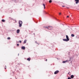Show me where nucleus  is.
<instances>
[{
  "label": "nucleus",
  "mask_w": 79,
  "mask_h": 79,
  "mask_svg": "<svg viewBox=\"0 0 79 79\" xmlns=\"http://www.w3.org/2000/svg\"><path fill=\"white\" fill-rule=\"evenodd\" d=\"M71 36L72 37H74V35L73 34H72Z\"/></svg>",
  "instance_id": "13"
},
{
  "label": "nucleus",
  "mask_w": 79,
  "mask_h": 79,
  "mask_svg": "<svg viewBox=\"0 0 79 79\" xmlns=\"http://www.w3.org/2000/svg\"><path fill=\"white\" fill-rule=\"evenodd\" d=\"M68 79H71V78L70 77H69L68 78Z\"/></svg>",
  "instance_id": "19"
},
{
  "label": "nucleus",
  "mask_w": 79,
  "mask_h": 79,
  "mask_svg": "<svg viewBox=\"0 0 79 79\" xmlns=\"http://www.w3.org/2000/svg\"><path fill=\"white\" fill-rule=\"evenodd\" d=\"M25 48H25L24 46H23L21 48V49H22V50H25Z\"/></svg>",
  "instance_id": "6"
},
{
  "label": "nucleus",
  "mask_w": 79,
  "mask_h": 79,
  "mask_svg": "<svg viewBox=\"0 0 79 79\" xmlns=\"http://www.w3.org/2000/svg\"><path fill=\"white\" fill-rule=\"evenodd\" d=\"M49 27H50V26H48V27H45V29L47 28L48 29V28H49Z\"/></svg>",
  "instance_id": "11"
},
{
  "label": "nucleus",
  "mask_w": 79,
  "mask_h": 79,
  "mask_svg": "<svg viewBox=\"0 0 79 79\" xmlns=\"http://www.w3.org/2000/svg\"><path fill=\"white\" fill-rule=\"evenodd\" d=\"M8 40H10V37H8L7 38Z\"/></svg>",
  "instance_id": "16"
},
{
  "label": "nucleus",
  "mask_w": 79,
  "mask_h": 79,
  "mask_svg": "<svg viewBox=\"0 0 79 79\" xmlns=\"http://www.w3.org/2000/svg\"><path fill=\"white\" fill-rule=\"evenodd\" d=\"M43 6H44V9H45V4H43Z\"/></svg>",
  "instance_id": "12"
},
{
  "label": "nucleus",
  "mask_w": 79,
  "mask_h": 79,
  "mask_svg": "<svg viewBox=\"0 0 79 79\" xmlns=\"http://www.w3.org/2000/svg\"><path fill=\"white\" fill-rule=\"evenodd\" d=\"M27 40H24V41L23 42V44H26V43Z\"/></svg>",
  "instance_id": "9"
},
{
  "label": "nucleus",
  "mask_w": 79,
  "mask_h": 79,
  "mask_svg": "<svg viewBox=\"0 0 79 79\" xmlns=\"http://www.w3.org/2000/svg\"><path fill=\"white\" fill-rule=\"evenodd\" d=\"M19 43H21V40L19 41Z\"/></svg>",
  "instance_id": "18"
},
{
  "label": "nucleus",
  "mask_w": 79,
  "mask_h": 79,
  "mask_svg": "<svg viewBox=\"0 0 79 79\" xmlns=\"http://www.w3.org/2000/svg\"><path fill=\"white\" fill-rule=\"evenodd\" d=\"M59 72V71L56 70V71L55 72L54 74H58V73Z\"/></svg>",
  "instance_id": "3"
},
{
  "label": "nucleus",
  "mask_w": 79,
  "mask_h": 79,
  "mask_svg": "<svg viewBox=\"0 0 79 79\" xmlns=\"http://www.w3.org/2000/svg\"><path fill=\"white\" fill-rule=\"evenodd\" d=\"M19 27H21L22 26V24H23V22L21 20H19Z\"/></svg>",
  "instance_id": "2"
},
{
  "label": "nucleus",
  "mask_w": 79,
  "mask_h": 79,
  "mask_svg": "<svg viewBox=\"0 0 79 79\" xmlns=\"http://www.w3.org/2000/svg\"><path fill=\"white\" fill-rule=\"evenodd\" d=\"M52 0H50L49 1V3H52Z\"/></svg>",
  "instance_id": "14"
},
{
  "label": "nucleus",
  "mask_w": 79,
  "mask_h": 79,
  "mask_svg": "<svg viewBox=\"0 0 79 79\" xmlns=\"http://www.w3.org/2000/svg\"><path fill=\"white\" fill-rule=\"evenodd\" d=\"M46 61H47V59L46 60Z\"/></svg>",
  "instance_id": "24"
},
{
  "label": "nucleus",
  "mask_w": 79,
  "mask_h": 79,
  "mask_svg": "<svg viewBox=\"0 0 79 79\" xmlns=\"http://www.w3.org/2000/svg\"><path fill=\"white\" fill-rule=\"evenodd\" d=\"M75 1H76V4H77V3H79V0H75Z\"/></svg>",
  "instance_id": "4"
},
{
  "label": "nucleus",
  "mask_w": 79,
  "mask_h": 79,
  "mask_svg": "<svg viewBox=\"0 0 79 79\" xmlns=\"http://www.w3.org/2000/svg\"><path fill=\"white\" fill-rule=\"evenodd\" d=\"M17 32L18 34L19 33V30L18 29L17 31Z\"/></svg>",
  "instance_id": "8"
},
{
  "label": "nucleus",
  "mask_w": 79,
  "mask_h": 79,
  "mask_svg": "<svg viewBox=\"0 0 79 79\" xmlns=\"http://www.w3.org/2000/svg\"><path fill=\"white\" fill-rule=\"evenodd\" d=\"M5 20L4 19H3L2 20V22H5Z\"/></svg>",
  "instance_id": "15"
},
{
  "label": "nucleus",
  "mask_w": 79,
  "mask_h": 79,
  "mask_svg": "<svg viewBox=\"0 0 79 79\" xmlns=\"http://www.w3.org/2000/svg\"><path fill=\"white\" fill-rule=\"evenodd\" d=\"M67 18H69V16H67Z\"/></svg>",
  "instance_id": "22"
},
{
  "label": "nucleus",
  "mask_w": 79,
  "mask_h": 79,
  "mask_svg": "<svg viewBox=\"0 0 79 79\" xmlns=\"http://www.w3.org/2000/svg\"><path fill=\"white\" fill-rule=\"evenodd\" d=\"M61 13H60L59 15H61Z\"/></svg>",
  "instance_id": "23"
},
{
  "label": "nucleus",
  "mask_w": 79,
  "mask_h": 79,
  "mask_svg": "<svg viewBox=\"0 0 79 79\" xmlns=\"http://www.w3.org/2000/svg\"><path fill=\"white\" fill-rule=\"evenodd\" d=\"M71 78H74V75H72L71 76Z\"/></svg>",
  "instance_id": "10"
},
{
  "label": "nucleus",
  "mask_w": 79,
  "mask_h": 79,
  "mask_svg": "<svg viewBox=\"0 0 79 79\" xmlns=\"http://www.w3.org/2000/svg\"><path fill=\"white\" fill-rule=\"evenodd\" d=\"M70 61L69 60H66L65 61H63V63H67V62H68V61Z\"/></svg>",
  "instance_id": "5"
},
{
  "label": "nucleus",
  "mask_w": 79,
  "mask_h": 79,
  "mask_svg": "<svg viewBox=\"0 0 79 79\" xmlns=\"http://www.w3.org/2000/svg\"><path fill=\"white\" fill-rule=\"evenodd\" d=\"M27 60L29 61H30L31 60V58L29 57V58H27Z\"/></svg>",
  "instance_id": "7"
},
{
  "label": "nucleus",
  "mask_w": 79,
  "mask_h": 79,
  "mask_svg": "<svg viewBox=\"0 0 79 79\" xmlns=\"http://www.w3.org/2000/svg\"><path fill=\"white\" fill-rule=\"evenodd\" d=\"M66 38L67 39H63V40L64 41H65L66 42H68L69 40V37L68 35H66Z\"/></svg>",
  "instance_id": "1"
},
{
  "label": "nucleus",
  "mask_w": 79,
  "mask_h": 79,
  "mask_svg": "<svg viewBox=\"0 0 79 79\" xmlns=\"http://www.w3.org/2000/svg\"><path fill=\"white\" fill-rule=\"evenodd\" d=\"M17 46H19V44H17Z\"/></svg>",
  "instance_id": "20"
},
{
  "label": "nucleus",
  "mask_w": 79,
  "mask_h": 79,
  "mask_svg": "<svg viewBox=\"0 0 79 79\" xmlns=\"http://www.w3.org/2000/svg\"><path fill=\"white\" fill-rule=\"evenodd\" d=\"M5 69H6V68H5Z\"/></svg>",
  "instance_id": "25"
},
{
  "label": "nucleus",
  "mask_w": 79,
  "mask_h": 79,
  "mask_svg": "<svg viewBox=\"0 0 79 79\" xmlns=\"http://www.w3.org/2000/svg\"><path fill=\"white\" fill-rule=\"evenodd\" d=\"M68 74H69V75H71V74L70 73V72H69L68 73Z\"/></svg>",
  "instance_id": "17"
},
{
  "label": "nucleus",
  "mask_w": 79,
  "mask_h": 79,
  "mask_svg": "<svg viewBox=\"0 0 79 79\" xmlns=\"http://www.w3.org/2000/svg\"><path fill=\"white\" fill-rule=\"evenodd\" d=\"M64 6H62V7H64Z\"/></svg>",
  "instance_id": "21"
}]
</instances>
